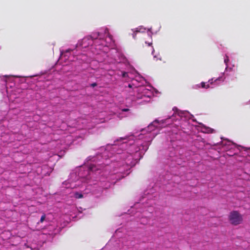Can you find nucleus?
<instances>
[{"label": "nucleus", "mask_w": 250, "mask_h": 250, "mask_svg": "<svg viewBox=\"0 0 250 250\" xmlns=\"http://www.w3.org/2000/svg\"><path fill=\"white\" fill-rule=\"evenodd\" d=\"M128 110H129V109H128V108H124V109H122V111L124 112H126V111H128Z\"/></svg>", "instance_id": "11"}, {"label": "nucleus", "mask_w": 250, "mask_h": 250, "mask_svg": "<svg viewBox=\"0 0 250 250\" xmlns=\"http://www.w3.org/2000/svg\"><path fill=\"white\" fill-rule=\"evenodd\" d=\"M143 47L144 51L146 52H151L152 53L154 51L153 46H152V42H145V44H143Z\"/></svg>", "instance_id": "2"}, {"label": "nucleus", "mask_w": 250, "mask_h": 250, "mask_svg": "<svg viewBox=\"0 0 250 250\" xmlns=\"http://www.w3.org/2000/svg\"><path fill=\"white\" fill-rule=\"evenodd\" d=\"M201 85L202 88H203L208 89L209 87V84H206L205 82H202L201 83Z\"/></svg>", "instance_id": "4"}, {"label": "nucleus", "mask_w": 250, "mask_h": 250, "mask_svg": "<svg viewBox=\"0 0 250 250\" xmlns=\"http://www.w3.org/2000/svg\"><path fill=\"white\" fill-rule=\"evenodd\" d=\"M108 37H109V38L110 40H112V36H111V35H109H109H108Z\"/></svg>", "instance_id": "12"}, {"label": "nucleus", "mask_w": 250, "mask_h": 250, "mask_svg": "<svg viewBox=\"0 0 250 250\" xmlns=\"http://www.w3.org/2000/svg\"><path fill=\"white\" fill-rule=\"evenodd\" d=\"M122 77L123 78H125V77H128V73L126 72H122Z\"/></svg>", "instance_id": "8"}, {"label": "nucleus", "mask_w": 250, "mask_h": 250, "mask_svg": "<svg viewBox=\"0 0 250 250\" xmlns=\"http://www.w3.org/2000/svg\"><path fill=\"white\" fill-rule=\"evenodd\" d=\"M228 61H229V58H228V57L227 56L226 58L224 60V62H225L226 63V64H227V63Z\"/></svg>", "instance_id": "10"}, {"label": "nucleus", "mask_w": 250, "mask_h": 250, "mask_svg": "<svg viewBox=\"0 0 250 250\" xmlns=\"http://www.w3.org/2000/svg\"><path fill=\"white\" fill-rule=\"evenodd\" d=\"M99 36V33H93L92 35H91L89 38L91 39L92 40H95L98 38Z\"/></svg>", "instance_id": "3"}, {"label": "nucleus", "mask_w": 250, "mask_h": 250, "mask_svg": "<svg viewBox=\"0 0 250 250\" xmlns=\"http://www.w3.org/2000/svg\"><path fill=\"white\" fill-rule=\"evenodd\" d=\"M75 197L76 198L80 199L83 197V195L82 193L76 192L75 193Z\"/></svg>", "instance_id": "5"}, {"label": "nucleus", "mask_w": 250, "mask_h": 250, "mask_svg": "<svg viewBox=\"0 0 250 250\" xmlns=\"http://www.w3.org/2000/svg\"><path fill=\"white\" fill-rule=\"evenodd\" d=\"M86 39V38H84V39H83V41L85 40Z\"/></svg>", "instance_id": "15"}, {"label": "nucleus", "mask_w": 250, "mask_h": 250, "mask_svg": "<svg viewBox=\"0 0 250 250\" xmlns=\"http://www.w3.org/2000/svg\"><path fill=\"white\" fill-rule=\"evenodd\" d=\"M45 217H46V215L45 213H43V214L42 215V216H41V218L40 219V223H42L45 219Z\"/></svg>", "instance_id": "6"}, {"label": "nucleus", "mask_w": 250, "mask_h": 250, "mask_svg": "<svg viewBox=\"0 0 250 250\" xmlns=\"http://www.w3.org/2000/svg\"><path fill=\"white\" fill-rule=\"evenodd\" d=\"M128 87H131V84H129V85H128Z\"/></svg>", "instance_id": "14"}, {"label": "nucleus", "mask_w": 250, "mask_h": 250, "mask_svg": "<svg viewBox=\"0 0 250 250\" xmlns=\"http://www.w3.org/2000/svg\"><path fill=\"white\" fill-rule=\"evenodd\" d=\"M135 35H136V33H134V34H133V38H134V39L135 38Z\"/></svg>", "instance_id": "13"}, {"label": "nucleus", "mask_w": 250, "mask_h": 250, "mask_svg": "<svg viewBox=\"0 0 250 250\" xmlns=\"http://www.w3.org/2000/svg\"><path fill=\"white\" fill-rule=\"evenodd\" d=\"M97 84L96 83H94L91 84L90 86L92 87H94L95 86H97Z\"/></svg>", "instance_id": "9"}, {"label": "nucleus", "mask_w": 250, "mask_h": 250, "mask_svg": "<svg viewBox=\"0 0 250 250\" xmlns=\"http://www.w3.org/2000/svg\"><path fill=\"white\" fill-rule=\"evenodd\" d=\"M229 223L233 226H237L241 224L243 221L242 215L236 210L231 211L228 216Z\"/></svg>", "instance_id": "1"}, {"label": "nucleus", "mask_w": 250, "mask_h": 250, "mask_svg": "<svg viewBox=\"0 0 250 250\" xmlns=\"http://www.w3.org/2000/svg\"><path fill=\"white\" fill-rule=\"evenodd\" d=\"M219 79V78L217 79H216V80H213V79H211L209 80L208 81V82L209 83V84H212L214 82H215L217 81V80H218Z\"/></svg>", "instance_id": "7"}]
</instances>
